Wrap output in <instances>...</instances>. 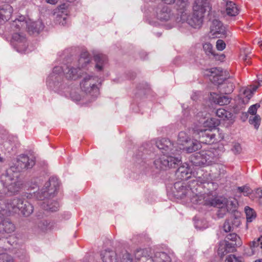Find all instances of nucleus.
I'll use <instances>...</instances> for the list:
<instances>
[{
    "label": "nucleus",
    "instance_id": "de8ad7c7",
    "mask_svg": "<svg viewBox=\"0 0 262 262\" xmlns=\"http://www.w3.org/2000/svg\"><path fill=\"white\" fill-rule=\"evenodd\" d=\"M231 150L235 154H239L242 151V147L241 146V145L238 143H234L233 144L232 147L231 148Z\"/></svg>",
    "mask_w": 262,
    "mask_h": 262
},
{
    "label": "nucleus",
    "instance_id": "c03bdc74",
    "mask_svg": "<svg viewBox=\"0 0 262 262\" xmlns=\"http://www.w3.org/2000/svg\"><path fill=\"white\" fill-rule=\"evenodd\" d=\"M0 262H14L12 256L7 253L0 254Z\"/></svg>",
    "mask_w": 262,
    "mask_h": 262
},
{
    "label": "nucleus",
    "instance_id": "69168bd1",
    "mask_svg": "<svg viewBox=\"0 0 262 262\" xmlns=\"http://www.w3.org/2000/svg\"><path fill=\"white\" fill-rule=\"evenodd\" d=\"M3 34V31L0 30V35Z\"/></svg>",
    "mask_w": 262,
    "mask_h": 262
},
{
    "label": "nucleus",
    "instance_id": "603ef678",
    "mask_svg": "<svg viewBox=\"0 0 262 262\" xmlns=\"http://www.w3.org/2000/svg\"><path fill=\"white\" fill-rule=\"evenodd\" d=\"M232 226L230 225L228 221H226L223 225V229L225 232H228L231 231Z\"/></svg>",
    "mask_w": 262,
    "mask_h": 262
},
{
    "label": "nucleus",
    "instance_id": "a18cd8bd",
    "mask_svg": "<svg viewBox=\"0 0 262 262\" xmlns=\"http://www.w3.org/2000/svg\"><path fill=\"white\" fill-rule=\"evenodd\" d=\"M228 252L224 246V243H220L217 251L218 254L222 257Z\"/></svg>",
    "mask_w": 262,
    "mask_h": 262
},
{
    "label": "nucleus",
    "instance_id": "49530a36",
    "mask_svg": "<svg viewBox=\"0 0 262 262\" xmlns=\"http://www.w3.org/2000/svg\"><path fill=\"white\" fill-rule=\"evenodd\" d=\"M237 191L240 193H243L245 196H247L250 193V189L247 186L238 187Z\"/></svg>",
    "mask_w": 262,
    "mask_h": 262
},
{
    "label": "nucleus",
    "instance_id": "13d9d810",
    "mask_svg": "<svg viewBox=\"0 0 262 262\" xmlns=\"http://www.w3.org/2000/svg\"><path fill=\"white\" fill-rule=\"evenodd\" d=\"M58 0H46L47 3L50 4H55L57 3Z\"/></svg>",
    "mask_w": 262,
    "mask_h": 262
},
{
    "label": "nucleus",
    "instance_id": "3c124183",
    "mask_svg": "<svg viewBox=\"0 0 262 262\" xmlns=\"http://www.w3.org/2000/svg\"><path fill=\"white\" fill-rule=\"evenodd\" d=\"M252 244L253 247H259L262 249V236L258 238L256 241H253Z\"/></svg>",
    "mask_w": 262,
    "mask_h": 262
},
{
    "label": "nucleus",
    "instance_id": "bf43d9fd",
    "mask_svg": "<svg viewBox=\"0 0 262 262\" xmlns=\"http://www.w3.org/2000/svg\"><path fill=\"white\" fill-rule=\"evenodd\" d=\"M146 56H147V54L145 52H143L141 54V57L143 58V59H145Z\"/></svg>",
    "mask_w": 262,
    "mask_h": 262
},
{
    "label": "nucleus",
    "instance_id": "f8f14e48",
    "mask_svg": "<svg viewBox=\"0 0 262 262\" xmlns=\"http://www.w3.org/2000/svg\"><path fill=\"white\" fill-rule=\"evenodd\" d=\"M193 181V179L189 182L188 186L182 181L176 182L171 188V193L175 197L182 199L191 192H194L195 185L192 184Z\"/></svg>",
    "mask_w": 262,
    "mask_h": 262
},
{
    "label": "nucleus",
    "instance_id": "a878e982",
    "mask_svg": "<svg viewBox=\"0 0 262 262\" xmlns=\"http://www.w3.org/2000/svg\"><path fill=\"white\" fill-rule=\"evenodd\" d=\"M91 63V57L87 51L82 52L78 60V68L80 70L88 68Z\"/></svg>",
    "mask_w": 262,
    "mask_h": 262
},
{
    "label": "nucleus",
    "instance_id": "5701e85b",
    "mask_svg": "<svg viewBox=\"0 0 262 262\" xmlns=\"http://www.w3.org/2000/svg\"><path fill=\"white\" fill-rule=\"evenodd\" d=\"M100 256L103 262H117L116 252L110 249L101 251Z\"/></svg>",
    "mask_w": 262,
    "mask_h": 262
},
{
    "label": "nucleus",
    "instance_id": "338daca9",
    "mask_svg": "<svg viewBox=\"0 0 262 262\" xmlns=\"http://www.w3.org/2000/svg\"><path fill=\"white\" fill-rule=\"evenodd\" d=\"M139 157H140V156H141V157H143V154H142L141 155H139Z\"/></svg>",
    "mask_w": 262,
    "mask_h": 262
},
{
    "label": "nucleus",
    "instance_id": "c85d7f7f",
    "mask_svg": "<svg viewBox=\"0 0 262 262\" xmlns=\"http://www.w3.org/2000/svg\"><path fill=\"white\" fill-rule=\"evenodd\" d=\"M220 124V121L218 119L211 118L210 119H208L203 123V126L202 128L209 129L212 131V129L215 128Z\"/></svg>",
    "mask_w": 262,
    "mask_h": 262
},
{
    "label": "nucleus",
    "instance_id": "cd10ccee",
    "mask_svg": "<svg viewBox=\"0 0 262 262\" xmlns=\"http://www.w3.org/2000/svg\"><path fill=\"white\" fill-rule=\"evenodd\" d=\"M226 6V13L229 16H235L239 13V10L237 6L233 2L227 1Z\"/></svg>",
    "mask_w": 262,
    "mask_h": 262
},
{
    "label": "nucleus",
    "instance_id": "473e14b6",
    "mask_svg": "<svg viewBox=\"0 0 262 262\" xmlns=\"http://www.w3.org/2000/svg\"><path fill=\"white\" fill-rule=\"evenodd\" d=\"M164 3L168 5L173 4L176 0H161ZM176 5L177 10L179 11L181 9H184L188 6V0H177Z\"/></svg>",
    "mask_w": 262,
    "mask_h": 262
},
{
    "label": "nucleus",
    "instance_id": "bb28decb",
    "mask_svg": "<svg viewBox=\"0 0 262 262\" xmlns=\"http://www.w3.org/2000/svg\"><path fill=\"white\" fill-rule=\"evenodd\" d=\"M176 175L181 180H186L190 178V172L188 165L186 164V166L182 165L179 167L176 171Z\"/></svg>",
    "mask_w": 262,
    "mask_h": 262
},
{
    "label": "nucleus",
    "instance_id": "5fc2aeb1",
    "mask_svg": "<svg viewBox=\"0 0 262 262\" xmlns=\"http://www.w3.org/2000/svg\"><path fill=\"white\" fill-rule=\"evenodd\" d=\"M257 112V110L255 107L252 105L248 109V113L252 115H255Z\"/></svg>",
    "mask_w": 262,
    "mask_h": 262
},
{
    "label": "nucleus",
    "instance_id": "9d476101",
    "mask_svg": "<svg viewBox=\"0 0 262 262\" xmlns=\"http://www.w3.org/2000/svg\"><path fill=\"white\" fill-rule=\"evenodd\" d=\"M147 253L146 249H137L134 252L135 257L137 260H141L142 262H171V258L170 255L165 252L157 251L151 255L146 256Z\"/></svg>",
    "mask_w": 262,
    "mask_h": 262
},
{
    "label": "nucleus",
    "instance_id": "412c9836",
    "mask_svg": "<svg viewBox=\"0 0 262 262\" xmlns=\"http://www.w3.org/2000/svg\"><path fill=\"white\" fill-rule=\"evenodd\" d=\"M27 23H28V19L24 16H20L11 24V28L14 31L26 29Z\"/></svg>",
    "mask_w": 262,
    "mask_h": 262
},
{
    "label": "nucleus",
    "instance_id": "aec40b11",
    "mask_svg": "<svg viewBox=\"0 0 262 262\" xmlns=\"http://www.w3.org/2000/svg\"><path fill=\"white\" fill-rule=\"evenodd\" d=\"M66 4L60 5L56 17V23L62 26H65L67 24L68 11L66 9Z\"/></svg>",
    "mask_w": 262,
    "mask_h": 262
},
{
    "label": "nucleus",
    "instance_id": "1a4fd4ad",
    "mask_svg": "<svg viewBox=\"0 0 262 262\" xmlns=\"http://www.w3.org/2000/svg\"><path fill=\"white\" fill-rule=\"evenodd\" d=\"M177 17L179 23L182 24L186 23L191 27L195 29L200 28L203 23L204 14L202 10H193L192 15H188L186 11V7L184 9H181L178 11Z\"/></svg>",
    "mask_w": 262,
    "mask_h": 262
},
{
    "label": "nucleus",
    "instance_id": "393cba45",
    "mask_svg": "<svg viewBox=\"0 0 262 262\" xmlns=\"http://www.w3.org/2000/svg\"><path fill=\"white\" fill-rule=\"evenodd\" d=\"M215 114L219 118H222L225 121H228V123L229 124H232L234 121L233 115L223 108L217 109Z\"/></svg>",
    "mask_w": 262,
    "mask_h": 262
},
{
    "label": "nucleus",
    "instance_id": "6ab92c4d",
    "mask_svg": "<svg viewBox=\"0 0 262 262\" xmlns=\"http://www.w3.org/2000/svg\"><path fill=\"white\" fill-rule=\"evenodd\" d=\"M28 23H27L26 29L30 34H38L44 28V25L40 20L32 21L30 19H28Z\"/></svg>",
    "mask_w": 262,
    "mask_h": 262
},
{
    "label": "nucleus",
    "instance_id": "2f4dec72",
    "mask_svg": "<svg viewBox=\"0 0 262 262\" xmlns=\"http://www.w3.org/2000/svg\"><path fill=\"white\" fill-rule=\"evenodd\" d=\"M209 206H214L219 208L217 211V215L219 218L223 217L229 211L226 204L224 203L221 200H220V203L217 205H210Z\"/></svg>",
    "mask_w": 262,
    "mask_h": 262
},
{
    "label": "nucleus",
    "instance_id": "2eb2a0df",
    "mask_svg": "<svg viewBox=\"0 0 262 262\" xmlns=\"http://www.w3.org/2000/svg\"><path fill=\"white\" fill-rule=\"evenodd\" d=\"M210 33L212 37L220 38L229 36L230 32L227 30L221 21L214 19L210 26Z\"/></svg>",
    "mask_w": 262,
    "mask_h": 262
},
{
    "label": "nucleus",
    "instance_id": "0e129e2a",
    "mask_svg": "<svg viewBox=\"0 0 262 262\" xmlns=\"http://www.w3.org/2000/svg\"><path fill=\"white\" fill-rule=\"evenodd\" d=\"M225 55H224V54H222V55H221V59H224V58H225Z\"/></svg>",
    "mask_w": 262,
    "mask_h": 262
},
{
    "label": "nucleus",
    "instance_id": "6e6552de",
    "mask_svg": "<svg viewBox=\"0 0 262 262\" xmlns=\"http://www.w3.org/2000/svg\"><path fill=\"white\" fill-rule=\"evenodd\" d=\"M100 82L98 76L85 73L83 74L80 85L82 92L92 100L97 98L99 95L98 86Z\"/></svg>",
    "mask_w": 262,
    "mask_h": 262
},
{
    "label": "nucleus",
    "instance_id": "7c9ffc66",
    "mask_svg": "<svg viewBox=\"0 0 262 262\" xmlns=\"http://www.w3.org/2000/svg\"><path fill=\"white\" fill-rule=\"evenodd\" d=\"M190 162L195 166H205L201 152H196L191 156Z\"/></svg>",
    "mask_w": 262,
    "mask_h": 262
},
{
    "label": "nucleus",
    "instance_id": "a211bd4d",
    "mask_svg": "<svg viewBox=\"0 0 262 262\" xmlns=\"http://www.w3.org/2000/svg\"><path fill=\"white\" fill-rule=\"evenodd\" d=\"M94 60L95 62V68L97 72L102 71L107 63V56L101 53H97L94 55Z\"/></svg>",
    "mask_w": 262,
    "mask_h": 262
},
{
    "label": "nucleus",
    "instance_id": "39448f33",
    "mask_svg": "<svg viewBox=\"0 0 262 262\" xmlns=\"http://www.w3.org/2000/svg\"><path fill=\"white\" fill-rule=\"evenodd\" d=\"M59 187V183L56 178H51L49 181L45 183L44 187L36 194V198L40 200H44L41 204L43 209L51 212L56 211L59 207L57 202L48 199L54 196Z\"/></svg>",
    "mask_w": 262,
    "mask_h": 262
},
{
    "label": "nucleus",
    "instance_id": "052dcab7",
    "mask_svg": "<svg viewBox=\"0 0 262 262\" xmlns=\"http://www.w3.org/2000/svg\"><path fill=\"white\" fill-rule=\"evenodd\" d=\"M253 106H254L255 107V108L256 109V110H257V108L260 106L259 103H256L255 104H253Z\"/></svg>",
    "mask_w": 262,
    "mask_h": 262
},
{
    "label": "nucleus",
    "instance_id": "09e8293b",
    "mask_svg": "<svg viewBox=\"0 0 262 262\" xmlns=\"http://www.w3.org/2000/svg\"><path fill=\"white\" fill-rule=\"evenodd\" d=\"M226 47L225 42L221 39H218L216 42V48L219 51H223Z\"/></svg>",
    "mask_w": 262,
    "mask_h": 262
},
{
    "label": "nucleus",
    "instance_id": "a19ab883",
    "mask_svg": "<svg viewBox=\"0 0 262 262\" xmlns=\"http://www.w3.org/2000/svg\"><path fill=\"white\" fill-rule=\"evenodd\" d=\"M225 262H243V261L241 257H237L234 254H230L226 257Z\"/></svg>",
    "mask_w": 262,
    "mask_h": 262
},
{
    "label": "nucleus",
    "instance_id": "e433bc0d",
    "mask_svg": "<svg viewBox=\"0 0 262 262\" xmlns=\"http://www.w3.org/2000/svg\"><path fill=\"white\" fill-rule=\"evenodd\" d=\"M245 212L246 215L247 222L250 223L256 217V213L254 210L248 206L245 208Z\"/></svg>",
    "mask_w": 262,
    "mask_h": 262
},
{
    "label": "nucleus",
    "instance_id": "423d86ee",
    "mask_svg": "<svg viewBox=\"0 0 262 262\" xmlns=\"http://www.w3.org/2000/svg\"><path fill=\"white\" fill-rule=\"evenodd\" d=\"M210 173L206 172L195 178L192 181V184H196L200 188H204V192L206 194L210 200L215 201V205H217L220 203V199H217V193L216 190L218 188V184L215 182H213Z\"/></svg>",
    "mask_w": 262,
    "mask_h": 262
},
{
    "label": "nucleus",
    "instance_id": "f704fd0d",
    "mask_svg": "<svg viewBox=\"0 0 262 262\" xmlns=\"http://www.w3.org/2000/svg\"><path fill=\"white\" fill-rule=\"evenodd\" d=\"M222 243H224V246L226 248V250H227V252H229L234 251L236 246H240L241 245V242L239 241L237 243L225 240V241L222 242Z\"/></svg>",
    "mask_w": 262,
    "mask_h": 262
},
{
    "label": "nucleus",
    "instance_id": "4be33fe9",
    "mask_svg": "<svg viewBox=\"0 0 262 262\" xmlns=\"http://www.w3.org/2000/svg\"><path fill=\"white\" fill-rule=\"evenodd\" d=\"M201 147V144L199 141L195 139H190L188 143L182 147H180V149H182L187 153H191L200 149Z\"/></svg>",
    "mask_w": 262,
    "mask_h": 262
},
{
    "label": "nucleus",
    "instance_id": "20e7f679",
    "mask_svg": "<svg viewBox=\"0 0 262 262\" xmlns=\"http://www.w3.org/2000/svg\"><path fill=\"white\" fill-rule=\"evenodd\" d=\"M156 146L163 153L154 161V165L157 169L165 170L168 168H176L181 162L179 157L180 150L169 139H162L156 142Z\"/></svg>",
    "mask_w": 262,
    "mask_h": 262
},
{
    "label": "nucleus",
    "instance_id": "b1692460",
    "mask_svg": "<svg viewBox=\"0 0 262 262\" xmlns=\"http://www.w3.org/2000/svg\"><path fill=\"white\" fill-rule=\"evenodd\" d=\"M13 8L9 4L0 7V23L5 22L10 19L13 12Z\"/></svg>",
    "mask_w": 262,
    "mask_h": 262
},
{
    "label": "nucleus",
    "instance_id": "4d7b16f0",
    "mask_svg": "<svg viewBox=\"0 0 262 262\" xmlns=\"http://www.w3.org/2000/svg\"><path fill=\"white\" fill-rule=\"evenodd\" d=\"M72 98L74 100H76V101H80V100H81V96L79 95H74L73 96H72Z\"/></svg>",
    "mask_w": 262,
    "mask_h": 262
},
{
    "label": "nucleus",
    "instance_id": "774afa93",
    "mask_svg": "<svg viewBox=\"0 0 262 262\" xmlns=\"http://www.w3.org/2000/svg\"><path fill=\"white\" fill-rule=\"evenodd\" d=\"M260 46H261V47L262 48V42H261Z\"/></svg>",
    "mask_w": 262,
    "mask_h": 262
},
{
    "label": "nucleus",
    "instance_id": "9b49d317",
    "mask_svg": "<svg viewBox=\"0 0 262 262\" xmlns=\"http://www.w3.org/2000/svg\"><path fill=\"white\" fill-rule=\"evenodd\" d=\"M156 17L161 21H169L168 28L173 27L177 23V17L176 18L171 9L167 6L164 5H159L155 10Z\"/></svg>",
    "mask_w": 262,
    "mask_h": 262
},
{
    "label": "nucleus",
    "instance_id": "6e6d98bb",
    "mask_svg": "<svg viewBox=\"0 0 262 262\" xmlns=\"http://www.w3.org/2000/svg\"><path fill=\"white\" fill-rule=\"evenodd\" d=\"M256 195L260 200V201H262V188H258L256 190Z\"/></svg>",
    "mask_w": 262,
    "mask_h": 262
},
{
    "label": "nucleus",
    "instance_id": "864d4df0",
    "mask_svg": "<svg viewBox=\"0 0 262 262\" xmlns=\"http://www.w3.org/2000/svg\"><path fill=\"white\" fill-rule=\"evenodd\" d=\"M241 57L246 64H250L251 63L250 61L251 57L249 56V54H246L244 55H241Z\"/></svg>",
    "mask_w": 262,
    "mask_h": 262
},
{
    "label": "nucleus",
    "instance_id": "7ed1b4c3",
    "mask_svg": "<svg viewBox=\"0 0 262 262\" xmlns=\"http://www.w3.org/2000/svg\"><path fill=\"white\" fill-rule=\"evenodd\" d=\"M63 74L68 79L76 80L82 74L81 70L73 66H67L66 68L55 67L47 79V85L51 90L61 95L65 94L68 86L63 81Z\"/></svg>",
    "mask_w": 262,
    "mask_h": 262
},
{
    "label": "nucleus",
    "instance_id": "f3484780",
    "mask_svg": "<svg viewBox=\"0 0 262 262\" xmlns=\"http://www.w3.org/2000/svg\"><path fill=\"white\" fill-rule=\"evenodd\" d=\"M200 152L204 165H208L217 159V151L215 149L211 148L208 150H202Z\"/></svg>",
    "mask_w": 262,
    "mask_h": 262
},
{
    "label": "nucleus",
    "instance_id": "8fccbe9b",
    "mask_svg": "<svg viewBox=\"0 0 262 262\" xmlns=\"http://www.w3.org/2000/svg\"><path fill=\"white\" fill-rule=\"evenodd\" d=\"M121 262H133V258L131 255L125 251V253H124L122 256Z\"/></svg>",
    "mask_w": 262,
    "mask_h": 262
},
{
    "label": "nucleus",
    "instance_id": "ddd939ff",
    "mask_svg": "<svg viewBox=\"0 0 262 262\" xmlns=\"http://www.w3.org/2000/svg\"><path fill=\"white\" fill-rule=\"evenodd\" d=\"M198 185L195 184L194 192L188 194L190 196V201L194 204H203L206 206L215 205V201L210 200L206 194L201 191Z\"/></svg>",
    "mask_w": 262,
    "mask_h": 262
},
{
    "label": "nucleus",
    "instance_id": "72a5a7b5",
    "mask_svg": "<svg viewBox=\"0 0 262 262\" xmlns=\"http://www.w3.org/2000/svg\"><path fill=\"white\" fill-rule=\"evenodd\" d=\"M259 84L253 85L250 88H246L244 90L243 94L245 97L246 98V101L248 102L249 99L252 97V95L259 86Z\"/></svg>",
    "mask_w": 262,
    "mask_h": 262
},
{
    "label": "nucleus",
    "instance_id": "79ce46f5",
    "mask_svg": "<svg viewBox=\"0 0 262 262\" xmlns=\"http://www.w3.org/2000/svg\"><path fill=\"white\" fill-rule=\"evenodd\" d=\"M203 49L207 54H211L215 55L213 50V46L210 43H205L203 45Z\"/></svg>",
    "mask_w": 262,
    "mask_h": 262
},
{
    "label": "nucleus",
    "instance_id": "c756f323",
    "mask_svg": "<svg viewBox=\"0 0 262 262\" xmlns=\"http://www.w3.org/2000/svg\"><path fill=\"white\" fill-rule=\"evenodd\" d=\"M209 3V0H195L194 5L193 6V10H202L203 13L206 11L205 8L207 7Z\"/></svg>",
    "mask_w": 262,
    "mask_h": 262
},
{
    "label": "nucleus",
    "instance_id": "58836bf2",
    "mask_svg": "<svg viewBox=\"0 0 262 262\" xmlns=\"http://www.w3.org/2000/svg\"><path fill=\"white\" fill-rule=\"evenodd\" d=\"M260 117L258 115H255L249 118V122L250 124L253 125L256 129L259 127L260 123Z\"/></svg>",
    "mask_w": 262,
    "mask_h": 262
},
{
    "label": "nucleus",
    "instance_id": "37998d69",
    "mask_svg": "<svg viewBox=\"0 0 262 262\" xmlns=\"http://www.w3.org/2000/svg\"><path fill=\"white\" fill-rule=\"evenodd\" d=\"M226 241L238 243L240 241L239 237L235 233H230L228 234L225 238Z\"/></svg>",
    "mask_w": 262,
    "mask_h": 262
},
{
    "label": "nucleus",
    "instance_id": "dca6fc26",
    "mask_svg": "<svg viewBox=\"0 0 262 262\" xmlns=\"http://www.w3.org/2000/svg\"><path fill=\"white\" fill-rule=\"evenodd\" d=\"M194 134L199 136L200 143L210 144L214 142L215 135L209 129L203 128L202 127H200L194 130Z\"/></svg>",
    "mask_w": 262,
    "mask_h": 262
},
{
    "label": "nucleus",
    "instance_id": "680f3d73",
    "mask_svg": "<svg viewBox=\"0 0 262 262\" xmlns=\"http://www.w3.org/2000/svg\"><path fill=\"white\" fill-rule=\"evenodd\" d=\"M13 238V237H10V238H9V239H8V240L7 241V242H8L9 244H10V245H13L14 243V242H13V243L12 244V243H11V238Z\"/></svg>",
    "mask_w": 262,
    "mask_h": 262
},
{
    "label": "nucleus",
    "instance_id": "f03ea898",
    "mask_svg": "<svg viewBox=\"0 0 262 262\" xmlns=\"http://www.w3.org/2000/svg\"><path fill=\"white\" fill-rule=\"evenodd\" d=\"M35 164V158L26 155L19 156L14 165L11 166L0 178L1 182L9 192L15 193L19 191L22 181L19 178V172L24 169L31 168Z\"/></svg>",
    "mask_w": 262,
    "mask_h": 262
},
{
    "label": "nucleus",
    "instance_id": "0eeeda50",
    "mask_svg": "<svg viewBox=\"0 0 262 262\" xmlns=\"http://www.w3.org/2000/svg\"><path fill=\"white\" fill-rule=\"evenodd\" d=\"M207 72L210 80L218 85V90L221 94H229L233 92L234 88L233 82L223 77V71L220 68H212Z\"/></svg>",
    "mask_w": 262,
    "mask_h": 262
},
{
    "label": "nucleus",
    "instance_id": "c9c22d12",
    "mask_svg": "<svg viewBox=\"0 0 262 262\" xmlns=\"http://www.w3.org/2000/svg\"><path fill=\"white\" fill-rule=\"evenodd\" d=\"M190 139L189 136L185 132H181L178 137V143L184 146Z\"/></svg>",
    "mask_w": 262,
    "mask_h": 262
},
{
    "label": "nucleus",
    "instance_id": "f257e3e1",
    "mask_svg": "<svg viewBox=\"0 0 262 262\" xmlns=\"http://www.w3.org/2000/svg\"><path fill=\"white\" fill-rule=\"evenodd\" d=\"M18 211L28 216L33 212V207L23 196L14 198L6 202L0 199V234L11 233L15 230L14 225L5 216L11 212L16 213Z\"/></svg>",
    "mask_w": 262,
    "mask_h": 262
},
{
    "label": "nucleus",
    "instance_id": "4c0bfd02",
    "mask_svg": "<svg viewBox=\"0 0 262 262\" xmlns=\"http://www.w3.org/2000/svg\"><path fill=\"white\" fill-rule=\"evenodd\" d=\"M231 99V97L228 96H223L219 97L215 102L220 105H224L229 104Z\"/></svg>",
    "mask_w": 262,
    "mask_h": 262
},
{
    "label": "nucleus",
    "instance_id": "ea45409f",
    "mask_svg": "<svg viewBox=\"0 0 262 262\" xmlns=\"http://www.w3.org/2000/svg\"><path fill=\"white\" fill-rule=\"evenodd\" d=\"M38 227L42 231H45L51 227L50 223L46 220H42L40 221L38 223Z\"/></svg>",
    "mask_w": 262,
    "mask_h": 262
},
{
    "label": "nucleus",
    "instance_id": "4468645a",
    "mask_svg": "<svg viewBox=\"0 0 262 262\" xmlns=\"http://www.w3.org/2000/svg\"><path fill=\"white\" fill-rule=\"evenodd\" d=\"M11 43L18 52L26 53L29 52L28 51L26 37L21 33H14L12 35Z\"/></svg>",
    "mask_w": 262,
    "mask_h": 262
},
{
    "label": "nucleus",
    "instance_id": "e2e57ef3",
    "mask_svg": "<svg viewBox=\"0 0 262 262\" xmlns=\"http://www.w3.org/2000/svg\"><path fill=\"white\" fill-rule=\"evenodd\" d=\"M254 262H262V259H258L255 260Z\"/></svg>",
    "mask_w": 262,
    "mask_h": 262
}]
</instances>
